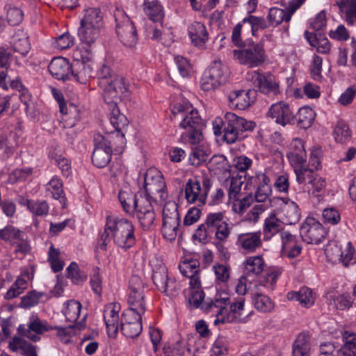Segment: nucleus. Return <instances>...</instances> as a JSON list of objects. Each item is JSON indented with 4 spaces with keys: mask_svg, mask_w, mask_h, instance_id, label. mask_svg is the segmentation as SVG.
<instances>
[{
    "mask_svg": "<svg viewBox=\"0 0 356 356\" xmlns=\"http://www.w3.org/2000/svg\"><path fill=\"white\" fill-rule=\"evenodd\" d=\"M244 298L234 300H230L229 295L225 292H217L210 302L205 303L202 309L207 313H211L216 318L215 325L232 323H245L246 317H243L245 311Z\"/></svg>",
    "mask_w": 356,
    "mask_h": 356,
    "instance_id": "nucleus-1",
    "label": "nucleus"
},
{
    "mask_svg": "<svg viewBox=\"0 0 356 356\" xmlns=\"http://www.w3.org/2000/svg\"><path fill=\"white\" fill-rule=\"evenodd\" d=\"M100 240L104 248L106 247L108 242L113 241L118 248L127 250L136 243L134 226L126 218L108 216Z\"/></svg>",
    "mask_w": 356,
    "mask_h": 356,
    "instance_id": "nucleus-2",
    "label": "nucleus"
},
{
    "mask_svg": "<svg viewBox=\"0 0 356 356\" xmlns=\"http://www.w3.org/2000/svg\"><path fill=\"white\" fill-rule=\"evenodd\" d=\"M174 119L180 120L179 127L185 130V137L191 145H197L202 140L204 126L197 110L186 99L176 103L171 109Z\"/></svg>",
    "mask_w": 356,
    "mask_h": 356,
    "instance_id": "nucleus-3",
    "label": "nucleus"
},
{
    "mask_svg": "<svg viewBox=\"0 0 356 356\" xmlns=\"http://www.w3.org/2000/svg\"><path fill=\"white\" fill-rule=\"evenodd\" d=\"M139 185L145 190L143 197L149 201L162 202L168 196L163 176L156 168H149L139 181Z\"/></svg>",
    "mask_w": 356,
    "mask_h": 356,
    "instance_id": "nucleus-4",
    "label": "nucleus"
},
{
    "mask_svg": "<svg viewBox=\"0 0 356 356\" xmlns=\"http://www.w3.org/2000/svg\"><path fill=\"white\" fill-rule=\"evenodd\" d=\"M255 124L232 112L224 115V140L232 144L243 138V133L252 131Z\"/></svg>",
    "mask_w": 356,
    "mask_h": 356,
    "instance_id": "nucleus-5",
    "label": "nucleus"
},
{
    "mask_svg": "<svg viewBox=\"0 0 356 356\" xmlns=\"http://www.w3.org/2000/svg\"><path fill=\"white\" fill-rule=\"evenodd\" d=\"M102 29L95 26L91 27L80 25L77 32L80 44L73 53L74 58H83L86 60L92 59L93 49L100 37Z\"/></svg>",
    "mask_w": 356,
    "mask_h": 356,
    "instance_id": "nucleus-6",
    "label": "nucleus"
},
{
    "mask_svg": "<svg viewBox=\"0 0 356 356\" xmlns=\"http://www.w3.org/2000/svg\"><path fill=\"white\" fill-rule=\"evenodd\" d=\"M180 222L177 204L175 201L165 202L162 210L161 233L166 241L171 242L176 239Z\"/></svg>",
    "mask_w": 356,
    "mask_h": 356,
    "instance_id": "nucleus-7",
    "label": "nucleus"
},
{
    "mask_svg": "<svg viewBox=\"0 0 356 356\" xmlns=\"http://www.w3.org/2000/svg\"><path fill=\"white\" fill-rule=\"evenodd\" d=\"M247 79L250 81L261 93L270 97L282 93L280 81L270 73H262L253 70L247 74Z\"/></svg>",
    "mask_w": 356,
    "mask_h": 356,
    "instance_id": "nucleus-8",
    "label": "nucleus"
},
{
    "mask_svg": "<svg viewBox=\"0 0 356 356\" xmlns=\"http://www.w3.org/2000/svg\"><path fill=\"white\" fill-rule=\"evenodd\" d=\"M233 57L241 65L256 67L264 63L266 54L261 43H252L243 49H234Z\"/></svg>",
    "mask_w": 356,
    "mask_h": 356,
    "instance_id": "nucleus-9",
    "label": "nucleus"
},
{
    "mask_svg": "<svg viewBox=\"0 0 356 356\" xmlns=\"http://www.w3.org/2000/svg\"><path fill=\"white\" fill-rule=\"evenodd\" d=\"M116 22V33L122 43L128 47H133L137 43L138 38L134 25L124 10L116 9L114 13Z\"/></svg>",
    "mask_w": 356,
    "mask_h": 356,
    "instance_id": "nucleus-10",
    "label": "nucleus"
},
{
    "mask_svg": "<svg viewBox=\"0 0 356 356\" xmlns=\"http://www.w3.org/2000/svg\"><path fill=\"white\" fill-rule=\"evenodd\" d=\"M227 78V68L221 60H214L204 72L201 79V88L204 91L213 90L225 83Z\"/></svg>",
    "mask_w": 356,
    "mask_h": 356,
    "instance_id": "nucleus-11",
    "label": "nucleus"
},
{
    "mask_svg": "<svg viewBox=\"0 0 356 356\" xmlns=\"http://www.w3.org/2000/svg\"><path fill=\"white\" fill-rule=\"evenodd\" d=\"M202 184L203 188L200 181L196 177L188 180L184 189L185 198L188 203L197 204L198 206L205 204L212 183L209 178L204 177Z\"/></svg>",
    "mask_w": 356,
    "mask_h": 356,
    "instance_id": "nucleus-12",
    "label": "nucleus"
},
{
    "mask_svg": "<svg viewBox=\"0 0 356 356\" xmlns=\"http://www.w3.org/2000/svg\"><path fill=\"white\" fill-rule=\"evenodd\" d=\"M103 97L106 104H118L129 95V86L121 75L114 76L113 79L102 86Z\"/></svg>",
    "mask_w": 356,
    "mask_h": 356,
    "instance_id": "nucleus-13",
    "label": "nucleus"
},
{
    "mask_svg": "<svg viewBox=\"0 0 356 356\" xmlns=\"http://www.w3.org/2000/svg\"><path fill=\"white\" fill-rule=\"evenodd\" d=\"M327 258L332 263L341 262L343 266H348L355 263V249L348 241L342 250V246L337 241L330 242L325 248Z\"/></svg>",
    "mask_w": 356,
    "mask_h": 356,
    "instance_id": "nucleus-14",
    "label": "nucleus"
},
{
    "mask_svg": "<svg viewBox=\"0 0 356 356\" xmlns=\"http://www.w3.org/2000/svg\"><path fill=\"white\" fill-rule=\"evenodd\" d=\"M145 284L138 275H132L129 280L127 302L129 307L138 314H145Z\"/></svg>",
    "mask_w": 356,
    "mask_h": 356,
    "instance_id": "nucleus-15",
    "label": "nucleus"
},
{
    "mask_svg": "<svg viewBox=\"0 0 356 356\" xmlns=\"http://www.w3.org/2000/svg\"><path fill=\"white\" fill-rule=\"evenodd\" d=\"M51 330H53V327L47 321L41 320L34 315L30 316L27 325H20L18 327L21 335L34 342L40 341V335Z\"/></svg>",
    "mask_w": 356,
    "mask_h": 356,
    "instance_id": "nucleus-16",
    "label": "nucleus"
},
{
    "mask_svg": "<svg viewBox=\"0 0 356 356\" xmlns=\"http://www.w3.org/2000/svg\"><path fill=\"white\" fill-rule=\"evenodd\" d=\"M107 105L110 111V122L117 131L115 136L119 142V145L115 148V151L118 154H120L125 147L126 140L123 131L128 125V120L124 115L120 113L118 104Z\"/></svg>",
    "mask_w": 356,
    "mask_h": 356,
    "instance_id": "nucleus-17",
    "label": "nucleus"
},
{
    "mask_svg": "<svg viewBox=\"0 0 356 356\" xmlns=\"http://www.w3.org/2000/svg\"><path fill=\"white\" fill-rule=\"evenodd\" d=\"M279 200L280 201L279 207L274 211L281 221L287 225L298 223L301 214L297 203L286 197H281Z\"/></svg>",
    "mask_w": 356,
    "mask_h": 356,
    "instance_id": "nucleus-18",
    "label": "nucleus"
},
{
    "mask_svg": "<svg viewBox=\"0 0 356 356\" xmlns=\"http://www.w3.org/2000/svg\"><path fill=\"white\" fill-rule=\"evenodd\" d=\"M302 239L307 243L318 244L327 234L322 225L314 218H307L300 228Z\"/></svg>",
    "mask_w": 356,
    "mask_h": 356,
    "instance_id": "nucleus-19",
    "label": "nucleus"
},
{
    "mask_svg": "<svg viewBox=\"0 0 356 356\" xmlns=\"http://www.w3.org/2000/svg\"><path fill=\"white\" fill-rule=\"evenodd\" d=\"M95 140L97 143L92 152V161L97 168H104L111 159L112 143L108 138L102 136H98Z\"/></svg>",
    "mask_w": 356,
    "mask_h": 356,
    "instance_id": "nucleus-20",
    "label": "nucleus"
},
{
    "mask_svg": "<svg viewBox=\"0 0 356 356\" xmlns=\"http://www.w3.org/2000/svg\"><path fill=\"white\" fill-rule=\"evenodd\" d=\"M235 245L242 253H253L262 246L261 233L252 232L238 234Z\"/></svg>",
    "mask_w": 356,
    "mask_h": 356,
    "instance_id": "nucleus-21",
    "label": "nucleus"
},
{
    "mask_svg": "<svg viewBox=\"0 0 356 356\" xmlns=\"http://www.w3.org/2000/svg\"><path fill=\"white\" fill-rule=\"evenodd\" d=\"M286 156L289 163L294 168V172L298 169H305L307 159V152L303 140L299 138H293L289 146Z\"/></svg>",
    "mask_w": 356,
    "mask_h": 356,
    "instance_id": "nucleus-22",
    "label": "nucleus"
},
{
    "mask_svg": "<svg viewBox=\"0 0 356 356\" xmlns=\"http://www.w3.org/2000/svg\"><path fill=\"white\" fill-rule=\"evenodd\" d=\"M267 116L282 127L291 124L294 118L289 105L283 101L273 104L268 108Z\"/></svg>",
    "mask_w": 356,
    "mask_h": 356,
    "instance_id": "nucleus-23",
    "label": "nucleus"
},
{
    "mask_svg": "<svg viewBox=\"0 0 356 356\" xmlns=\"http://www.w3.org/2000/svg\"><path fill=\"white\" fill-rule=\"evenodd\" d=\"M296 181L298 184L307 181L312 186V193L322 192L326 186V181L308 168L296 170Z\"/></svg>",
    "mask_w": 356,
    "mask_h": 356,
    "instance_id": "nucleus-24",
    "label": "nucleus"
},
{
    "mask_svg": "<svg viewBox=\"0 0 356 356\" xmlns=\"http://www.w3.org/2000/svg\"><path fill=\"white\" fill-rule=\"evenodd\" d=\"M152 202V201H149L147 198L141 197L140 204L134 213L145 230H149L154 225L156 216Z\"/></svg>",
    "mask_w": 356,
    "mask_h": 356,
    "instance_id": "nucleus-25",
    "label": "nucleus"
},
{
    "mask_svg": "<svg viewBox=\"0 0 356 356\" xmlns=\"http://www.w3.org/2000/svg\"><path fill=\"white\" fill-rule=\"evenodd\" d=\"M120 306L117 303H109L104 309V320L106 324L107 333L110 337H115L120 325L119 312Z\"/></svg>",
    "mask_w": 356,
    "mask_h": 356,
    "instance_id": "nucleus-26",
    "label": "nucleus"
},
{
    "mask_svg": "<svg viewBox=\"0 0 356 356\" xmlns=\"http://www.w3.org/2000/svg\"><path fill=\"white\" fill-rule=\"evenodd\" d=\"M70 71V79L84 84L91 77L92 69L88 63L90 60H86L83 58H74Z\"/></svg>",
    "mask_w": 356,
    "mask_h": 356,
    "instance_id": "nucleus-27",
    "label": "nucleus"
},
{
    "mask_svg": "<svg viewBox=\"0 0 356 356\" xmlns=\"http://www.w3.org/2000/svg\"><path fill=\"white\" fill-rule=\"evenodd\" d=\"M282 241V254L288 258H294L300 255L302 246L298 241L297 236L291 234L289 231L280 232Z\"/></svg>",
    "mask_w": 356,
    "mask_h": 356,
    "instance_id": "nucleus-28",
    "label": "nucleus"
},
{
    "mask_svg": "<svg viewBox=\"0 0 356 356\" xmlns=\"http://www.w3.org/2000/svg\"><path fill=\"white\" fill-rule=\"evenodd\" d=\"M257 91L254 90H234L228 95V99L233 106L239 110L248 108L256 98Z\"/></svg>",
    "mask_w": 356,
    "mask_h": 356,
    "instance_id": "nucleus-29",
    "label": "nucleus"
},
{
    "mask_svg": "<svg viewBox=\"0 0 356 356\" xmlns=\"http://www.w3.org/2000/svg\"><path fill=\"white\" fill-rule=\"evenodd\" d=\"M72 64L63 57L54 58L49 65L51 74L58 80L70 79Z\"/></svg>",
    "mask_w": 356,
    "mask_h": 356,
    "instance_id": "nucleus-30",
    "label": "nucleus"
},
{
    "mask_svg": "<svg viewBox=\"0 0 356 356\" xmlns=\"http://www.w3.org/2000/svg\"><path fill=\"white\" fill-rule=\"evenodd\" d=\"M142 195L138 198L128 187L122 188L118 194L119 201L122 209L128 214L134 215L140 204Z\"/></svg>",
    "mask_w": 356,
    "mask_h": 356,
    "instance_id": "nucleus-31",
    "label": "nucleus"
},
{
    "mask_svg": "<svg viewBox=\"0 0 356 356\" xmlns=\"http://www.w3.org/2000/svg\"><path fill=\"white\" fill-rule=\"evenodd\" d=\"M181 273L189 279V286H199L200 280V267L196 260L184 261L179 266Z\"/></svg>",
    "mask_w": 356,
    "mask_h": 356,
    "instance_id": "nucleus-32",
    "label": "nucleus"
},
{
    "mask_svg": "<svg viewBox=\"0 0 356 356\" xmlns=\"http://www.w3.org/2000/svg\"><path fill=\"white\" fill-rule=\"evenodd\" d=\"M294 13L292 12L289 3L286 10L277 7L271 8L267 16L268 24L270 26L276 27L284 22H289Z\"/></svg>",
    "mask_w": 356,
    "mask_h": 356,
    "instance_id": "nucleus-33",
    "label": "nucleus"
},
{
    "mask_svg": "<svg viewBox=\"0 0 356 356\" xmlns=\"http://www.w3.org/2000/svg\"><path fill=\"white\" fill-rule=\"evenodd\" d=\"M188 30L190 38L195 46L202 47L209 39L207 28L201 22H193Z\"/></svg>",
    "mask_w": 356,
    "mask_h": 356,
    "instance_id": "nucleus-34",
    "label": "nucleus"
},
{
    "mask_svg": "<svg viewBox=\"0 0 356 356\" xmlns=\"http://www.w3.org/2000/svg\"><path fill=\"white\" fill-rule=\"evenodd\" d=\"M86 316L79 323H76L67 327H53V330L56 331V337L63 343H69L73 337L77 334V330H79L85 326Z\"/></svg>",
    "mask_w": 356,
    "mask_h": 356,
    "instance_id": "nucleus-35",
    "label": "nucleus"
},
{
    "mask_svg": "<svg viewBox=\"0 0 356 356\" xmlns=\"http://www.w3.org/2000/svg\"><path fill=\"white\" fill-rule=\"evenodd\" d=\"M46 196L52 197L56 200H58L62 204V207L65 208L66 204V198L64 195L63 188V182L58 177H53L45 186Z\"/></svg>",
    "mask_w": 356,
    "mask_h": 356,
    "instance_id": "nucleus-36",
    "label": "nucleus"
},
{
    "mask_svg": "<svg viewBox=\"0 0 356 356\" xmlns=\"http://www.w3.org/2000/svg\"><path fill=\"white\" fill-rule=\"evenodd\" d=\"M11 46L13 50L25 56L31 49L29 36L23 30H17L11 38Z\"/></svg>",
    "mask_w": 356,
    "mask_h": 356,
    "instance_id": "nucleus-37",
    "label": "nucleus"
},
{
    "mask_svg": "<svg viewBox=\"0 0 356 356\" xmlns=\"http://www.w3.org/2000/svg\"><path fill=\"white\" fill-rule=\"evenodd\" d=\"M243 265L245 274L249 276L260 275L266 267L265 261L261 255L248 257Z\"/></svg>",
    "mask_w": 356,
    "mask_h": 356,
    "instance_id": "nucleus-38",
    "label": "nucleus"
},
{
    "mask_svg": "<svg viewBox=\"0 0 356 356\" xmlns=\"http://www.w3.org/2000/svg\"><path fill=\"white\" fill-rule=\"evenodd\" d=\"M287 298L298 301L302 306L310 307L314 304L316 296L308 287H302L298 291H291L287 293Z\"/></svg>",
    "mask_w": 356,
    "mask_h": 356,
    "instance_id": "nucleus-39",
    "label": "nucleus"
},
{
    "mask_svg": "<svg viewBox=\"0 0 356 356\" xmlns=\"http://www.w3.org/2000/svg\"><path fill=\"white\" fill-rule=\"evenodd\" d=\"M184 295L188 298L191 306L193 308L200 307L202 310H204L202 309L203 305L212 300L202 302L204 298V293L202 289L201 282H200L199 286H189V288L184 291Z\"/></svg>",
    "mask_w": 356,
    "mask_h": 356,
    "instance_id": "nucleus-40",
    "label": "nucleus"
},
{
    "mask_svg": "<svg viewBox=\"0 0 356 356\" xmlns=\"http://www.w3.org/2000/svg\"><path fill=\"white\" fill-rule=\"evenodd\" d=\"M275 176L272 168H268L264 172H256L254 175L250 176L247 180V184L252 186L254 188H261L264 186H271L270 179Z\"/></svg>",
    "mask_w": 356,
    "mask_h": 356,
    "instance_id": "nucleus-41",
    "label": "nucleus"
},
{
    "mask_svg": "<svg viewBox=\"0 0 356 356\" xmlns=\"http://www.w3.org/2000/svg\"><path fill=\"white\" fill-rule=\"evenodd\" d=\"M82 26L91 27H103V14L98 8H88L84 10V14L81 19Z\"/></svg>",
    "mask_w": 356,
    "mask_h": 356,
    "instance_id": "nucleus-42",
    "label": "nucleus"
},
{
    "mask_svg": "<svg viewBox=\"0 0 356 356\" xmlns=\"http://www.w3.org/2000/svg\"><path fill=\"white\" fill-rule=\"evenodd\" d=\"M208 168L214 175H229V165L227 159L223 155H214L208 163Z\"/></svg>",
    "mask_w": 356,
    "mask_h": 356,
    "instance_id": "nucleus-43",
    "label": "nucleus"
},
{
    "mask_svg": "<svg viewBox=\"0 0 356 356\" xmlns=\"http://www.w3.org/2000/svg\"><path fill=\"white\" fill-rule=\"evenodd\" d=\"M281 220L278 218V215L273 210L268 216L265 219L263 232L265 240H269L273 236L276 234L280 227Z\"/></svg>",
    "mask_w": 356,
    "mask_h": 356,
    "instance_id": "nucleus-44",
    "label": "nucleus"
},
{
    "mask_svg": "<svg viewBox=\"0 0 356 356\" xmlns=\"http://www.w3.org/2000/svg\"><path fill=\"white\" fill-rule=\"evenodd\" d=\"M13 352L21 350L24 356H38L36 347L20 337H14L8 345Z\"/></svg>",
    "mask_w": 356,
    "mask_h": 356,
    "instance_id": "nucleus-45",
    "label": "nucleus"
},
{
    "mask_svg": "<svg viewBox=\"0 0 356 356\" xmlns=\"http://www.w3.org/2000/svg\"><path fill=\"white\" fill-rule=\"evenodd\" d=\"M143 10L145 15L154 22H159L164 17L163 7L157 0H145Z\"/></svg>",
    "mask_w": 356,
    "mask_h": 356,
    "instance_id": "nucleus-46",
    "label": "nucleus"
},
{
    "mask_svg": "<svg viewBox=\"0 0 356 356\" xmlns=\"http://www.w3.org/2000/svg\"><path fill=\"white\" fill-rule=\"evenodd\" d=\"M310 338L306 332L299 334L293 343V356H309Z\"/></svg>",
    "mask_w": 356,
    "mask_h": 356,
    "instance_id": "nucleus-47",
    "label": "nucleus"
},
{
    "mask_svg": "<svg viewBox=\"0 0 356 356\" xmlns=\"http://www.w3.org/2000/svg\"><path fill=\"white\" fill-rule=\"evenodd\" d=\"M252 302L254 307L262 313L270 312L274 309V303L266 295L255 292L252 294Z\"/></svg>",
    "mask_w": 356,
    "mask_h": 356,
    "instance_id": "nucleus-48",
    "label": "nucleus"
},
{
    "mask_svg": "<svg viewBox=\"0 0 356 356\" xmlns=\"http://www.w3.org/2000/svg\"><path fill=\"white\" fill-rule=\"evenodd\" d=\"M283 269L278 266H273L268 268L264 277L260 281V285L268 291L274 290L277 281L282 275Z\"/></svg>",
    "mask_w": 356,
    "mask_h": 356,
    "instance_id": "nucleus-49",
    "label": "nucleus"
},
{
    "mask_svg": "<svg viewBox=\"0 0 356 356\" xmlns=\"http://www.w3.org/2000/svg\"><path fill=\"white\" fill-rule=\"evenodd\" d=\"M305 38L309 44L316 49L318 53L327 54L330 51L331 44L327 38H317L316 34L305 31Z\"/></svg>",
    "mask_w": 356,
    "mask_h": 356,
    "instance_id": "nucleus-50",
    "label": "nucleus"
},
{
    "mask_svg": "<svg viewBox=\"0 0 356 356\" xmlns=\"http://www.w3.org/2000/svg\"><path fill=\"white\" fill-rule=\"evenodd\" d=\"M337 5L345 13L346 22L353 25L356 22V0H339Z\"/></svg>",
    "mask_w": 356,
    "mask_h": 356,
    "instance_id": "nucleus-51",
    "label": "nucleus"
},
{
    "mask_svg": "<svg viewBox=\"0 0 356 356\" xmlns=\"http://www.w3.org/2000/svg\"><path fill=\"white\" fill-rule=\"evenodd\" d=\"M142 317L136 316V318L130 322H121V331L122 334L130 338L138 337L142 331Z\"/></svg>",
    "mask_w": 356,
    "mask_h": 356,
    "instance_id": "nucleus-52",
    "label": "nucleus"
},
{
    "mask_svg": "<svg viewBox=\"0 0 356 356\" xmlns=\"http://www.w3.org/2000/svg\"><path fill=\"white\" fill-rule=\"evenodd\" d=\"M63 314L67 321L75 323L80 316L81 304L76 300H70L65 303Z\"/></svg>",
    "mask_w": 356,
    "mask_h": 356,
    "instance_id": "nucleus-53",
    "label": "nucleus"
},
{
    "mask_svg": "<svg viewBox=\"0 0 356 356\" xmlns=\"http://www.w3.org/2000/svg\"><path fill=\"white\" fill-rule=\"evenodd\" d=\"M344 346L338 350V356H356V338L353 332H346Z\"/></svg>",
    "mask_w": 356,
    "mask_h": 356,
    "instance_id": "nucleus-54",
    "label": "nucleus"
},
{
    "mask_svg": "<svg viewBox=\"0 0 356 356\" xmlns=\"http://www.w3.org/2000/svg\"><path fill=\"white\" fill-rule=\"evenodd\" d=\"M232 227L225 221L223 224L216 228L211 234L215 236V245L218 248H220L225 243L231 234Z\"/></svg>",
    "mask_w": 356,
    "mask_h": 356,
    "instance_id": "nucleus-55",
    "label": "nucleus"
},
{
    "mask_svg": "<svg viewBox=\"0 0 356 356\" xmlns=\"http://www.w3.org/2000/svg\"><path fill=\"white\" fill-rule=\"evenodd\" d=\"M243 23L248 25L252 31V35H256V33L260 29H265L269 26L268 22L263 17H257L249 14L243 19Z\"/></svg>",
    "mask_w": 356,
    "mask_h": 356,
    "instance_id": "nucleus-56",
    "label": "nucleus"
},
{
    "mask_svg": "<svg viewBox=\"0 0 356 356\" xmlns=\"http://www.w3.org/2000/svg\"><path fill=\"white\" fill-rule=\"evenodd\" d=\"M61 252L58 248H56L54 245H51L48 251V261L54 273L61 271L65 266V263L60 257Z\"/></svg>",
    "mask_w": 356,
    "mask_h": 356,
    "instance_id": "nucleus-57",
    "label": "nucleus"
},
{
    "mask_svg": "<svg viewBox=\"0 0 356 356\" xmlns=\"http://www.w3.org/2000/svg\"><path fill=\"white\" fill-rule=\"evenodd\" d=\"M315 112L312 108L309 106L300 108L297 114L298 124L300 127L303 129L309 127L315 119Z\"/></svg>",
    "mask_w": 356,
    "mask_h": 356,
    "instance_id": "nucleus-58",
    "label": "nucleus"
},
{
    "mask_svg": "<svg viewBox=\"0 0 356 356\" xmlns=\"http://www.w3.org/2000/svg\"><path fill=\"white\" fill-rule=\"evenodd\" d=\"M243 182L244 180L241 176H236L231 178L228 188V203L243 197L241 188Z\"/></svg>",
    "mask_w": 356,
    "mask_h": 356,
    "instance_id": "nucleus-59",
    "label": "nucleus"
},
{
    "mask_svg": "<svg viewBox=\"0 0 356 356\" xmlns=\"http://www.w3.org/2000/svg\"><path fill=\"white\" fill-rule=\"evenodd\" d=\"M350 131L344 121H338L333 131L334 140L341 143H346L350 138Z\"/></svg>",
    "mask_w": 356,
    "mask_h": 356,
    "instance_id": "nucleus-60",
    "label": "nucleus"
},
{
    "mask_svg": "<svg viewBox=\"0 0 356 356\" xmlns=\"http://www.w3.org/2000/svg\"><path fill=\"white\" fill-rule=\"evenodd\" d=\"M27 209L34 216H44L49 213V205L44 200L34 201L26 200V204Z\"/></svg>",
    "mask_w": 356,
    "mask_h": 356,
    "instance_id": "nucleus-61",
    "label": "nucleus"
},
{
    "mask_svg": "<svg viewBox=\"0 0 356 356\" xmlns=\"http://www.w3.org/2000/svg\"><path fill=\"white\" fill-rule=\"evenodd\" d=\"M330 305L340 310L349 309L353 304L351 297L349 295H332L329 298Z\"/></svg>",
    "mask_w": 356,
    "mask_h": 356,
    "instance_id": "nucleus-62",
    "label": "nucleus"
},
{
    "mask_svg": "<svg viewBox=\"0 0 356 356\" xmlns=\"http://www.w3.org/2000/svg\"><path fill=\"white\" fill-rule=\"evenodd\" d=\"M168 280V270L165 266H160L158 268L154 270L152 280L159 291L166 290L165 284Z\"/></svg>",
    "mask_w": 356,
    "mask_h": 356,
    "instance_id": "nucleus-63",
    "label": "nucleus"
},
{
    "mask_svg": "<svg viewBox=\"0 0 356 356\" xmlns=\"http://www.w3.org/2000/svg\"><path fill=\"white\" fill-rule=\"evenodd\" d=\"M67 277L75 284L83 283L87 280V275L81 272L76 262H72L66 268Z\"/></svg>",
    "mask_w": 356,
    "mask_h": 356,
    "instance_id": "nucleus-64",
    "label": "nucleus"
}]
</instances>
